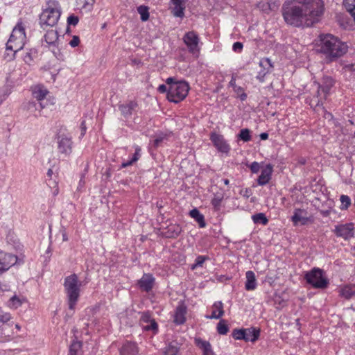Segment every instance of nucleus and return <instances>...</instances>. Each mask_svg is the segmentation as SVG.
<instances>
[{"instance_id":"f257e3e1","label":"nucleus","mask_w":355,"mask_h":355,"mask_svg":"<svg viewBox=\"0 0 355 355\" xmlns=\"http://www.w3.org/2000/svg\"><path fill=\"white\" fill-rule=\"evenodd\" d=\"M284 21L294 27L311 26L323 12L321 0H286L282 8Z\"/></svg>"},{"instance_id":"f03ea898","label":"nucleus","mask_w":355,"mask_h":355,"mask_svg":"<svg viewBox=\"0 0 355 355\" xmlns=\"http://www.w3.org/2000/svg\"><path fill=\"white\" fill-rule=\"evenodd\" d=\"M318 51L324 56L327 62L336 60L345 55L348 46L331 34H321L317 42Z\"/></svg>"},{"instance_id":"7ed1b4c3","label":"nucleus","mask_w":355,"mask_h":355,"mask_svg":"<svg viewBox=\"0 0 355 355\" xmlns=\"http://www.w3.org/2000/svg\"><path fill=\"white\" fill-rule=\"evenodd\" d=\"M166 83L169 85L167 98L169 101L178 103L183 101L188 95L189 85L184 80L175 81L173 77L168 78Z\"/></svg>"},{"instance_id":"20e7f679","label":"nucleus","mask_w":355,"mask_h":355,"mask_svg":"<svg viewBox=\"0 0 355 355\" xmlns=\"http://www.w3.org/2000/svg\"><path fill=\"white\" fill-rule=\"evenodd\" d=\"M82 284L76 274H71L64 279V287L66 292L69 309L73 310L80 296V287Z\"/></svg>"},{"instance_id":"39448f33","label":"nucleus","mask_w":355,"mask_h":355,"mask_svg":"<svg viewBox=\"0 0 355 355\" xmlns=\"http://www.w3.org/2000/svg\"><path fill=\"white\" fill-rule=\"evenodd\" d=\"M26 41L25 28L21 21H19L13 28L8 41L6 43V50L13 52V55L23 49Z\"/></svg>"},{"instance_id":"423d86ee","label":"nucleus","mask_w":355,"mask_h":355,"mask_svg":"<svg viewBox=\"0 0 355 355\" xmlns=\"http://www.w3.org/2000/svg\"><path fill=\"white\" fill-rule=\"evenodd\" d=\"M334 80L330 77H325L323 79L322 85L315 84L317 92L316 94L311 98L310 105L311 107H318L322 105L323 101L326 99L331 88L334 85Z\"/></svg>"},{"instance_id":"0eeeda50","label":"nucleus","mask_w":355,"mask_h":355,"mask_svg":"<svg viewBox=\"0 0 355 355\" xmlns=\"http://www.w3.org/2000/svg\"><path fill=\"white\" fill-rule=\"evenodd\" d=\"M48 90L41 85L35 86L32 91L33 96L36 99L37 102H29L27 104V110L31 112L38 110L40 112L45 106L42 103V101L48 94Z\"/></svg>"},{"instance_id":"6e6552de","label":"nucleus","mask_w":355,"mask_h":355,"mask_svg":"<svg viewBox=\"0 0 355 355\" xmlns=\"http://www.w3.org/2000/svg\"><path fill=\"white\" fill-rule=\"evenodd\" d=\"M304 278L307 283L316 288H324L328 285V281L323 277V271L320 268H314L306 273Z\"/></svg>"},{"instance_id":"1a4fd4ad","label":"nucleus","mask_w":355,"mask_h":355,"mask_svg":"<svg viewBox=\"0 0 355 355\" xmlns=\"http://www.w3.org/2000/svg\"><path fill=\"white\" fill-rule=\"evenodd\" d=\"M60 17V11L58 8H48L43 10L40 16V24L42 27L44 26H53L55 25Z\"/></svg>"},{"instance_id":"9d476101","label":"nucleus","mask_w":355,"mask_h":355,"mask_svg":"<svg viewBox=\"0 0 355 355\" xmlns=\"http://www.w3.org/2000/svg\"><path fill=\"white\" fill-rule=\"evenodd\" d=\"M334 232L338 237L345 240L354 237V227L353 223H345L335 226Z\"/></svg>"},{"instance_id":"9b49d317","label":"nucleus","mask_w":355,"mask_h":355,"mask_svg":"<svg viewBox=\"0 0 355 355\" xmlns=\"http://www.w3.org/2000/svg\"><path fill=\"white\" fill-rule=\"evenodd\" d=\"M183 40L189 52L193 54L199 52L198 43L200 40L195 32L189 31L183 37Z\"/></svg>"},{"instance_id":"f8f14e48","label":"nucleus","mask_w":355,"mask_h":355,"mask_svg":"<svg viewBox=\"0 0 355 355\" xmlns=\"http://www.w3.org/2000/svg\"><path fill=\"white\" fill-rule=\"evenodd\" d=\"M210 139L219 152L225 154H227L230 152V146L223 135L216 132H212L210 135Z\"/></svg>"},{"instance_id":"ddd939ff","label":"nucleus","mask_w":355,"mask_h":355,"mask_svg":"<svg viewBox=\"0 0 355 355\" xmlns=\"http://www.w3.org/2000/svg\"><path fill=\"white\" fill-rule=\"evenodd\" d=\"M17 261V257L15 255L0 252V272L8 270Z\"/></svg>"},{"instance_id":"4468645a","label":"nucleus","mask_w":355,"mask_h":355,"mask_svg":"<svg viewBox=\"0 0 355 355\" xmlns=\"http://www.w3.org/2000/svg\"><path fill=\"white\" fill-rule=\"evenodd\" d=\"M58 149L61 153L69 155L71 152L72 141L71 138L64 135L58 137Z\"/></svg>"},{"instance_id":"2eb2a0df","label":"nucleus","mask_w":355,"mask_h":355,"mask_svg":"<svg viewBox=\"0 0 355 355\" xmlns=\"http://www.w3.org/2000/svg\"><path fill=\"white\" fill-rule=\"evenodd\" d=\"M187 313V307L183 304H180L175 309L174 314V322L176 324H182L186 320L185 315Z\"/></svg>"},{"instance_id":"dca6fc26","label":"nucleus","mask_w":355,"mask_h":355,"mask_svg":"<svg viewBox=\"0 0 355 355\" xmlns=\"http://www.w3.org/2000/svg\"><path fill=\"white\" fill-rule=\"evenodd\" d=\"M154 281L155 279L151 275L144 274L139 280V285L143 291L148 292L153 288Z\"/></svg>"},{"instance_id":"f3484780","label":"nucleus","mask_w":355,"mask_h":355,"mask_svg":"<svg viewBox=\"0 0 355 355\" xmlns=\"http://www.w3.org/2000/svg\"><path fill=\"white\" fill-rule=\"evenodd\" d=\"M272 172V166L270 164L266 165V166L261 171V175L257 179V182L259 185L266 184L271 178Z\"/></svg>"},{"instance_id":"a211bd4d","label":"nucleus","mask_w":355,"mask_h":355,"mask_svg":"<svg viewBox=\"0 0 355 355\" xmlns=\"http://www.w3.org/2000/svg\"><path fill=\"white\" fill-rule=\"evenodd\" d=\"M308 220L305 210L300 209L295 210L294 214L292 216V221L295 225H305L308 222Z\"/></svg>"},{"instance_id":"6ab92c4d","label":"nucleus","mask_w":355,"mask_h":355,"mask_svg":"<svg viewBox=\"0 0 355 355\" xmlns=\"http://www.w3.org/2000/svg\"><path fill=\"white\" fill-rule=\"evenodd\" d=\"M212 313L211 315L206 316L209 319H219L224 314L223 304L219 302H216L212 306Z\"/></svg>"},{"instance_id":"aec40b11","label":"nucleus","mask_w":355,"mask_h":355,"mask_svg":"<svg viewBox=\"0 0 355 355\" xmlns=\"http://www.w3.org/2000/svg\"><path fill=\"white\" fill-rule=\"evenodd\" d=\"M259 65L260 67H263L264 69L259 72L257 78L260 82H263L265 76L269 72L272 66L270 63V60L268 58L261 60L259 62Z\"/></svg>"},{"instance_id":"412c9836","label":"nucleus","mask_w":355,"mask_h":355,"mask_svg":"<svg viewBox=\"0 0 355 355\" xmlns=\"http://www.w3.org/2000/svg\"><path fill=\"white\" fill-rule=\"evenodd\" d=\"M137 107V103L135 101H129L127 103L120 105L119 109L124 117H128L132 115V111Z\"/></svg>"},{"instance_id":"4be33fe9","label":"nucleus","mask_w":355,"mask_h":355,"mask_svg":"<svg viewBox=\"0 0 355 355\" xmlns=\"http://www.w3.org/2000/svg\"><path fill=\"white\" fill-rule=\"evenodd\" d=\"M121 355H137L138 349L135 343H125L120 350Z\"/></svg>"},{"instance_id":"5701e85b","label":"nucleus","mask_w":355,"mask_h":355,"mask_svg":"<svg viewBox=\"0 0 355 355\" xmlns=\"http://www.w3.org/2000/svg\"><path fill=\"white\" fill-rule=\"evenodd\" d=\"M195 342L196 345L202 351L203 355H214L211 344L208 341L196 338Z\"/></svg>"},{"instance_id":"b1692460","label":"nucleus","mask_w":355,"mask_h":355,"mask_svg":"<svg viewBox=\"0 0 355 355\" xmlns=\"http://www.w3.org/2000/svg\"><path fill=\"white\" fill-rule=\"evenodd\" d=\"M246 282L245 288L247 291H253L257 287V281L254 272L249 270L245 273Z\"/></svg>"},{"instance_id":"393cba45","label":"nucleus","mask_w":355,"mask_h":355,"mask_svg":"<svg viewBox=\"0 0 355 355\" xmlns=\"http://www.w3.org/2000/svg\"><path fill=\"white\" fill-rule=\"evenodd\" d=\"M245 341L255 342L259 337L260 330L256 328L245 329Z\"/></svg>"},{"instance_id":"a878e982","label":"nucleus","mask_w":355,"mask_h":355,"mask_svg":"<svg viewBox=\"0 0 355 355\" xmlns=\"http://www.w3.org/2000/svg\"><path fill=\"white\" fill-rule=\"evenodd\" d=\"M340 294L345 299L355 296V284L345 286L340 289Z\"/></svg>"},{"instance_id":"bb28decb","label":"nucleus","mask_w":355,"mask_h":355,"mask_svg":"<svg viewBox=\"0 0 355 355\" xmlns=\"http://www.w3.org/2000/svg\"><path fill=\"white\" fill-rule=\"evenodd\" d=\"M141 321L143 322H150V325L144 327L146 330H156L157 329V324L155 320L150 318V315L148 313H143L141 317Z\"/></svg>"},{"instance_id":"cd10ccee","label":"nucleus","mask_w":355,"mask_h":355,"mask_svg":"<svg viewBox=\"0 0 355 355\" xmlns=\"http://www.w3.org/2000/svg\"><path fill=\"white\" fill-rule=\"evenodd\" d=\"M189 215L191 218H194L199 224L200 227H205L206 223L205 221L204 216L196 209H193L190 211Z\"/></svg>"},{"instance_id":"c85d7f7f","label":"nucleus","mask_w":355,"mask_h":355,"mask_svg":"<svg viewBox=\"0 0 355 355\" xmlns=\"http://www.w3.org/2000/svg\"><path fill=\"white\" fill-rule=\"evenodd\" d=\"M44 40L49 44H55L58 40V33L55 30H51L46 32L44 35Z\"/></svg>"},{"instance_id":"c756f323","label":"nucleus","mask_w":355,"mask_h":355,"mask_svg":"<svg viewBox=\"0 0 355 355\" xmlns=\"http://www.w3.org/2000/svg\"><path fill=\"white\" fill-rule=\"evenodd\" d=\"M179 344L175 342H171L168 344V345L166 347L164 354L165 355H179Z\"/></svg>"},{"instance_id":"7c9ffc66","label":"nucleus","mask_w":355,"mask_h":355,"mask_svg":"<svg viewBox=\"0 0 355 355\" xmlns=\"http://www.w3.org/2000/svg\"><path fill=\"white\" fill-rule=\"evenodd\" d=\"M343 5L355 21V0H344Z\"/></svg>"},{"instance_id":"2f4dec72","label":"nucleus","mask_w":355,"mask_h":355,"mask_svg":"<svg viewBox=\"0 0 355 355\" xmlns=\"http://www.w3.org/2000/svg\"><path fill=\"white\" fill-rule=\"evenodd\" d=\"M182 228L178 225H172L168 227V233L169 237H177L180 235Z\"/></svg>"},{"instance_id":"473e14b6","label":"nucleus","mask_w":355,"mask_h":355,"mask_svg":"<svg viewBox=\"0 0 355 355\" xmlns=\"http://www.w3.org/2000/svg\"><path fill=\"white\" fill-rule=\"evenodd\" d=\"M137 11L141 15V20L142 21H146L149 19L148 7L140 6L137 8Z\"/></svg>"},{"instance_id":"72a5a7b5","label":"nucleus","mask_w":355,"mask_h":355,"mask_svg":"<svg viewBox=\"0 0 355 355\" xmlns=\"http://www.w3.org/2000/svg\"><path fill=\"white\" fill-rule=\"evenodd\" d=\"M252 220L254 223H260L263 225H266L268 222L267 218L265 214L263 213H259L254 214L252 216Z\"/></svg>"},{"instance_id":"f704fd0d","label":"nucleus","mask_w":355,"mask_h":355,"mask_svg":"<svg viewBox=\"0 0 355 355\" xmlns=\"http://www.w3.org/2000/svg\"><path fill=\"white\" fill-rule=\"evenodd\" d=\"M217 331L219 334L225 335L228 331L229 327L227 322L224 320H221L217 324Z\"/></svg>"},{"instance_id":"c9c22d12","label":"nucleus","mask_w":355,"mask_h":355,"mask_svg":"<svg viewBox=\"0 0 355 355\" xmlns=\"http://www.w3.org/2000/svg\"><path fill=\"white\" fill-rule=\"evenodd\" d=\"M82 343L78 341H73L70 347L69 355H78V352L80 349Z\"/></svg>"},{"instance_id":"e433bc0d","label":"nucleus","mask_w":355,"mask_h":355,"mask_svg":"<svg viewBox=\"0 0 355 355\" xmlns=\"http://www.w3.org/2000/svg\"><path fill=\"white\" fill-rule=\"evenodd\" d=\"M184 6L182 4L174 5L173 8V14L175 17H183L184 15Z\"/></svg>"},{"instance_id":"4c0bfd02","label":"nucleus","mask_w":355,"mask_h":355,"mask_svg":"<svg viewBox=\"0 0 355 355\" xmlns=\"http://www.w3.org/2000/svg\"><path fill=\"white\" fill-rule=\"evenodd\" d=\"M140 150H141L140 148L137 146L135 149V153L132 159L128 162L122 163L121 167H123V168L127 167L128 166L132 165L134 162H137L139 158Z\"/></svg>"},{"instance_id":"58836bf2","label":"nucleus","mask_w":355,"mask_h":355,"mask_svg":"<svg viewBox=\"0 0 355 355\" xmlns=\"http://www.w3.org/2000/svg\"><path fill=\"white\" fill-rule=\"evenodd\" d=\"M239 138L243 141H249L251 140L250 131L248 128L242 129L239 135Z\"/></svg>"},{"instance_id":"ea45409f","label":"nucleus","mask_w":355,"mask_h":355,"mask_svg":"<svg viewBox=\"0 0 355 355\" xmlns=\"http://www.w3.org/2000/svg\"><path fill=\"white\" fill-rule=\"evenodd\" d=\"M37 51L35 49H30L28 52L26 53V54L25 55L24 58V60L25 61V62L29 64L30 62H31L34 58L36 57L37 55Z\"/></svg>"},{"instance_id":"a19ab883","label":"nucleus","mask_w":355,"mask_h":355,"mask_svg":"<svg viewBox=\"0 0 355 355\" xmlns=\"http://www.w3.org/2000/svg\"><path fill=\"white\" fill-rule=\"evenodd\" d=\"M245 329H235L233 330L232 336L236 340H245Z\"/></svg>"},{"instance_id":"79ce46f5","label":"nucleus","mask_w":355,"mask_h":355,"mask_svg":"<svg viewBox=\"0 0 355 355\" xmlns=\"http://www.w3.org/2000/svg\"><path fill=\"white\" fill-rule=\"evenodd\" d=\"M22 304V301L16 295L12 297L10 300V306L14 309H17Z\"/></svg>"},{"instance_id":"37998d69","label":"nucleus","mask_w":355,"mask_h":355,"mask_svg":"<svg viewBox=\"0 0 355 355\" xmlns=\"http://www.w3.org/2000/svg\"><path fill=\"white\" fill-rule=\"evenodd\" d=\"M341 209H347L351 204V200L349 196L342 195L340 196Z\"/></svg>"},{"instance_id":"c03bdc74","label":"nucleus","mask_w":355,"mask_h":355,"mask_svg":"<svg viewBox=\"0 0 355 355\" xmlns=\"http://www.w3.org/2000/svg\"><path fill=\"white\" fill-rule=\"evenodd\" d=\"M166 135L160 133L156 136V138L153 141V146L157 148L161 143H162L166 139Z\"/></svg>"},{"instance_id":"a18cd8bd","label":"nucleus","mask_w":355,"mask_h":355,"mask_svg":"<svg viewBox=\"0 0 355 355\" xmlns=\"http://www.w3.org/2000/svg\"><path fill=\"white\" fill-rule=\"evenodd\" d=\"M234 91L237 94L242 101L246 99L247 94L244 92V90L241 87H234Z\"/></svg>"},{"instance_id":"49530a36","label":"nucleus","mask_w":355,"mask_h":355,"mask_svg":"<svg viewBox=\"0 0 355 355\" xmlns=\"http://www.w3.org/2000/svg\"><path fill=\"white\" fill-rule=\"evenodd\" d=\"M205 260V258L202 256H198L196 259V263L193 264L191 267L192 269H195L198 266H201L204 261Z\"/></svg>"},{"instance_id":"de8ad7c7","label":"nucleus","mask_w":355,"mask_h":355,"mask_svg":"<svg viewBox=\"0 0 355 355\" xmlns=\"http://www.w3.org/2000/svg\"><path fill=\"white\" fill-rule=\"evenodd\" d=\"M78 21H79L78 17L77 16L73 15H70L67 18V23L69 25L76 26L78 23Z\"/></svg>"},{"instance_id":"09e8293b","label":"nucleus","mask_w":355,"mask_h":355,"mask_svg":"<svg viewBox=\"0 0 355 355\" xmlns=\"http://www.w3.org/2000/svg\"><path fill=\"white\" fill-rule=\"evenodd\" d=\"M243 45L241 42H236L234 43L233 46H232V49L235 52H241L243 49Z\"/></svg>"},{"instance_id":"8fccbe9b","label":"nucleus","mask_w":355,"mask_h":355,"mask_svg":"<svg viewBox=\"0 0 355 355\" xmlns=\"http://www.w3.org/2000/svg\"><path fill=\"white\" fill-rule=\"evenodd\" d=\"M80 43V39L78 36L74 35L72 40L69 42V44L71 47H76L78 46Z\"/></svg>"},{"instance_id":"3c124183","label":"nucleus","mask_w":355,"mask_h":355,"mask_svg":"<svg viewBox=\"0 0 355 355\" xmlns=\"http://www.w3.org/2000/svg\"><path fill=\"white\" fill-rule=\"evenodd\" d=\"M250 168L252 173H257L260 169V166L258 162H254L251 164Z\"/></svg>"},{"instance_id":"603ef678","label":"nucleus","mask_w":355,"mask_h":355,"mask_svg":"<svg viewBox=\"0 0 355 355\" xmlns=\"http://www.w3.org/2000/svg\"><path fill=\"white\" fill-rule=\"evenodd\" d=\"M10 318V314L8 313L0 315V324L9 321Z\"/></svg>"},{"instance_id":"864d4df0","label":"nucleus","mask_w":355,"mask_h":355,"mask_svg":"<svg viewBox=\"0 0 355 355\" xmlns=\"http://www.w3.org/2000/svg\"><path fill=\"white\" fill-rule=\"evenodd\" d=\"M220 202H221V198H214L212 200H211V204L214 207H218L220 204Z\"/></svg>"},{"instance_id":"5fc2aeb1","label":"nucleus","mask_w":355,"mask_h":355,"mask_svg":"<svg viewBox=\"0 0 355 355\" xmlns=\"http://www.w3.org/2000/svg\"><path fill=\"white\" fill-rule=\"evenodd\" d=\"M80 128H81V136L83 137L85 135L86 129H87L85 121H82Z\"/></svg>"},{"instance_id":"6e6d98bb","label":"nucleus","mask_w":355,"mask_h":355,"mask_svg":"<svg viewBox=\"0 0 355 355\" xmlns=\"http://www.w3.org/2000/svg\"><path fill=\"white\" fill-rule=\"evenodd\" d=\"M157 89L160 93H165L166 92H168L167 87L165 85H160Z\"/></svg>"},{"instance_id":"4d7b16f0","label":"nucleus","mask_w":355,"mask_h":355,"mask_svg":"<svg viewBox=\"0 0 355 355\" xmlns=\"http://www.w3.org/2000/svg\"><path fill=\"white\" fill-rule=\"evenodd\" d=\"M229 85L230 87H232L233 89H234V87H237V85H236L234 77L232 78V80L229 83Z\"/></svg>"},{"instance_id":"13d9d810","label":"nucleus","mask_w":355,"mask_h":355,"mask_svg":"<svg viewBox=\"0 0 355 355\" xmlns=\"http://www.w3.org/2000/svg\"><path fill=\"white\" fill-rule=\"evenodd\" d=\"M268 137V133H266V132H263V133H261L260 135V138L263 140H266L267 139Z\"/></svg>"},{"instance_id":"bf43d9fd","label":"nucleus","mask_w":355,"mask_h":355,"mask_svg":"<svg viewBox=\"0 0 355 355\" xmlns=\"http://www.w3.org/2000/svg\"><path fill=\"white\" fill-rule=\"evenodd\" d=\"M62 240L64 241H68V237H67V233L65 231H63L62 232Z\"/></svg>"},{"instance_id":"052dcab7","label":"nucleus","mask_w":355,"mask_h":355,"mask_svg":"<svg viewBox=\"0 0 355 355\" xmlns=\"http://www.w3.org/2000/svg\"><path fill=\"white\" fill-rule=\"evenodd\" d=\"M182 1L183 0H172V3H173V5L182 4Z\"/></svg>"},{"instance_id":"680f3d73","label":"nucleus","mask_w":355,"mask_h":355,"mask_svg":"<svg viewBox=\"0 0 355 355\" xmlns=\"http://www.w3.org/2000/svg\"><path fill=\"white\" fill-rule=\"evenodd\" d=\"M250 189H246L245 190V192H244L243 196H246V197H249V196H250Z\"/></svg>"},{"instance_id":"e2e57ef3","label":"nucleus","mask_w":355,"mask_h":355,"mask_svg":"<svg viewBox=\"0 0 355 355\" xmlns=\"http://www.w3.org/2000/svg\"><path fill=\"white\" fill-rule=\"evenodd\" d=\"M95 2V0H85V4L92 5Z\"/></svg>"},{"instance_id":"0e129e2a","label":"nucleus","mask_w":355,"mask_h":355,"mask_svg":"<svg viewBox=\"0 0 355 355\" xmlns=\"http://www.w3.org/2000/svg\"><path fill=\"white\" fill-rule=\"evenodd\" d=\"M52 174H53V171H52V169H51V168H50V169H49V170H48V172H47V175H48V176H49V177H51Z\"/></svg>"},{"instance_id":"69168bd1","label":"nucleus","mask_w":355,"mask_h":355,"mask_svg":"<svg viewBox=\"0 0 355 355\" xmlns=\"http://www.w3.org/2000/svg\"><path fill=\"white\" fill-rule=\"evenodd\" d=\"M223 182L225 185H228L230 184V181L228 179H224Z\"/></svg>"},{"instance_id":"338daca9","label":"nucleus","mask_w":355,"mask_h":355,"mask_svg":"<svg viewBox=\"0 0 355 355\" xmlns=\"http://www.w3.org/2000/svg\"><path fill=\"white\" fill-rule=\"evenodd\" d=\"M58 193V188L56 187V188L53 191V194L57 195Z\"/></svg>"},{"instance_id":"774afa93","label":"nucleus","mask_w":355,"mask_h":355,"mask_svg":"<svg viewBox=\"0 0 355 355\" xmlns=\"http://www.w3.org/2000/svg\"><path fill=\"white\" fill-rule=\"evenodd\" d=\"M331 116V113H327V116Z\"/></svg>"}]
</instances>
